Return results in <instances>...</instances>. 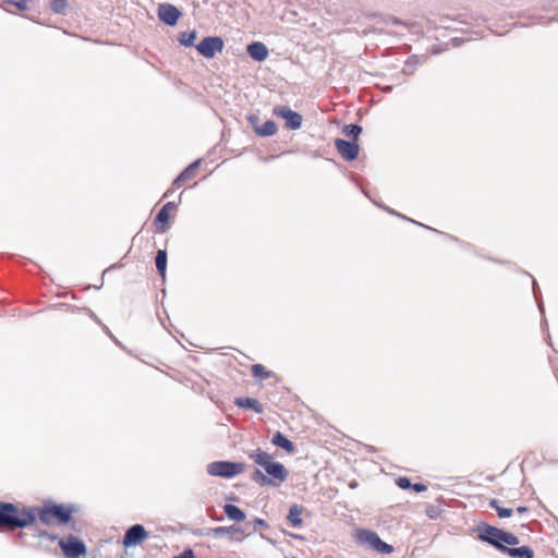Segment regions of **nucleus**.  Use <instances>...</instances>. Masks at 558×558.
Returning a JSON list of instances; mask_svg holds the SVG:
<instances>
[{"label":"nucleus","instance_id":"nucleus-7","mask_svg":"<svg viewBox=\"0 0 558 558\" xmlns=\"http://www.w3.org/2000/svg\"><path fill=\"white\" fill-rule=\"evenodd\" d=\"M478 531V538L481 541L489 543L499 551L504 553V548L507 547L506 545L502 544L504 530L486 524L484 526H481Z\"/></svg>","mask_w":558,"mask_h":558},{"label":"nucleus","instance_id":"nucleus-40","mask_svg":"<svg viewBox=\"0 0 558 558\" xmlns=\"http://www.w3.org/2000/svg\"><path fill=\"white\" fill-rule=\"evenodd\" d=\"M536 289H537V284H536V281H535V280H533V292H534V295H535V298H537V294H536V293H537V292H536Z\"/></svg>","mask_w":558,"mask_h":558},{"label":"nucleus","instance_id":"nucleus-32","mask_svg":"<svg viewBox=\"0 0 558 558\" xmlns=\"http://www.w3.org/2000/svg\"><path fill=\"white\" fill-rule=\"evenodd\" d=\"M519 537L515 536L514 534L510 533V532H506L504 531V534H502V544H507V545H518L519 544Z\"/></svg>","mask_w":558,"mask_h":558},{"label":"nucleus","instance_id":"nucleus-22","mask_svg":"<svg viewBox=\"0 0 558 558\" xmlns=\"http://www.w3.org/2000/svg\"><path fill=\"white\" fill-rule=\"evenodd\" d=\"M52 511H53L52 513H53L54 518H57L60 523L65 524L71 520L72 510L69 508H65L62 505H53Z\"/></svg>","mask_w":558,"mask_h":558},{"label":"nucleus","instance_id":"nucleus-5","mask_svg":"<svg viewBox=\"0 0 558 558\" xmlns=\"http://www.w3.org/2000/svg\"><path fill=\"white\" fill-rule=\"evenodd\" d=\"M386 25L388 27H396V29H389V33L398 36H404L407 33L416 35L424 33V26L422 22L418 21H401L397 17H389L386 20Z\"/></svg>","mask_w":558,"mask_h":558},{"label":"nucleus","instance_id":"nucleus-33","mask_svg":"<svg viewBox=\"0 0 558 558\" xmlns=\"http://www.w3.org/2000/svg\"><path fill=\"white\" fill-rule=\"evenodd\" d=\"M31 0H5V3L14 5L19 10H27Z\"/></svg>","mask_w":558,"mask_h":558},{"label":"nucleus","instance_id":"nucleus-37","mask_svg":"<svg viewBox=\"0 0 558 558\" xmlns=\"http://www.w3.org/2000/svg\"><path fill=\"white\" fill-rule=\"evenodd\" d=\"M175 558H195V555H194V551L191 548H187V549L183 550Z\"/></svg>","mask_w":558,"mask_h":558},{"label":"nucleus","instance_id":"nucleus-34","mask_svg":"<svg viewBox=\"0 0 558 558\" xmlns=\"http://www.w3.org/2000/svg\"><path fill=\"white\" fill-rule=\"evenodd\" d=\"M397 485L402 489L411 488L412 484L408 477H399L396 481Z\"/></svg>","mask_w":558,"mask_h":558},{"label":"nucleus","instance_id":"nucleus-1","mask_svg":"<svg viewBox=\"0 0 558 558\" xmlns=\"http://www.w3.org/2000/svg\"><path fill=\"white\" fill-rule=\"evenodd\" d=\"M52 507H17L0 501V529L15 530L32 526L38 518L44 524H51L54 518Z\"/></svg>","mask_w":558,"mask_h":558},{"label":"nucleus","instance_id":"nucleus-19","mask_svg":"<svg viewBox=\"0 0 558 558\" xmlns=\"http://www.w3.org/2000/svg\"><path fill=\"white\" fill-rule=\"evenodd\" d=\"M502 554H507L512 558H534V551L527 546L513 548L507 546L506 548H504Z\"/></svg>","mask_w":558,"mask_h":558},{"label":"nucleus","instance_id":"nucleus-3","mask_svg":"<svg viewBox=\"0 0 558 558\" xmlns=\"http://www.w3.org/2000/svg\"><path fill=\"white\" fill-rule=\"evenodd\" d=\"M248 458L265 470L266 474L270 476L269 478L276 483V486L287 480L288 471L283 464L272 461V457L267 452L256 449L248 454Z\"/></svg>","mask_w":558,"mask_h":558},{"label":"nucleus","instance_id":"nucleus-26","mask_svg":"<svg viewBox=\"0 0 558 558\" xmlns=\"http://www.w3.org/2000/svg\"><path fill=\"white\" fill-rule=\"evenodd\" d=\"M196 32L195 31H191V32H182L180 35H179V43L185 47H192L194 46V41L196 39Z\"/></svg>","mask_w":558,"mask_h":558},{"label":"nucleus","instance_id":"nucleus-9","mask_svg":"<svg viewBox=\"0 0 558 558\" xmlns=\"http://www.w3.org/2000/svg\"><path fill=\"white\" fill-rule=\"evenodd\" d=\"M225 47L223 40L218 36L205 37L197 46L196 49L203 57L210 59L214 58L216 52H221Z\"/></svg>","mask_w":558,"mask_h":558},{"label":"nucleus","instance_id":"nucleus-35","mask_svg":"<svg viewBox=\"0 0 558 558\" xmlns=\"http://www.w3.org/2000/svg\"><path fill=\"white\" fill-rule=\"evenodd\" d=\"M416 63H417L416 57L409 58V60L405 62V65L403 68V72L411 73L413 70H411L410 68L412 66V64H416Z\"/></svg>","mask_w":558,"mask_h":558},{"label":"nucleus","instance_id":"nucleus-4","mask_svg":"<svg viewBox=\"0 0 558 558\" xmlns=\"http://www.w3.org/2000/svg\"><path fill=\"white\" fill-rule=\"evenodd\" d=\"M356 541L361 545L376 551L379 554H391L393 551V547L380 539L376 532L371 530H359L356 532Z\"/></svg>","mask_w":558,"mask_h":558},{"label":"nucleus","instance_id":"nucleus-21","mask_svg":"<svg viewBox=\"0 0 558 558\" xmlns=\"http://www.w3.org/2000/svg\"><path fill=\"white\" fill-rule=\"evenodd\" d=\"M277 124L272 120H267L262 125L254 126V131L259 136H271L277 132Z\"/></svg>","mask_w":558,"mask_h":558},{"label":"nucleus","instance_id":"nucleus-11","mask_svg":"<svg viewBox=\"0 0 558 558\" xmlns=\"http://www.w3.org/2000/svg\"><path fill=\"white\" fill-rule=\"evenodd\" d=\"M148 537L147 531L141 524L132 525L124 534L123 545L131 547L138 545Z\"/></svg>","mask_w":558,"mask_h":558},{"label":"nucleus","instance_id":"nucleus-17","mask_svg":"<svg viewBox=\"0 0 558 558\" xmlns=\"http://www.w3.org/2000/svg\"><path fill=\"white\" fill-rule=\"evenodd\" d=\"M234 404L239 408H242V409H252L255 413H263L264 412V407L263 404L257 400V399H254V398H236L234 400Z\"/></svg>","mask_w":558,"mask_h":558},{"label":"nucleus","instance_id":"nucleus-18","mask_svg":"<svg viewBox=\"0 0 558 558\" xmlns=\"http://www.w3.org/2000/svg\"><path fill=\"white\" fill-rule=\"evenodd\" d=\"M302 513L303 507L300 505H292L289 509V513L287 515V520L292 527H301L302 526Z\"/></svg>","mask_w":558,"mask_h":558},{"label":"nucleus","instance_id":"nucleus-31","mask_svg":"<svg viewBox=\"0 0 558 558\" xmlns=\"http://www.w3.org/2000/svg\"><path fill=\"white\" fill-rule=\"evenodd\" d=\"M68 5V1L66 0H52L51 1V10L54 12V13H63L65 8Z\"/></svg>","mask_w":558,"mask_h":558},{"label":"nucleus","instance_id":"nucleus-2","mask_svg":"<svg viewBox=\"0 0 558 558\" xmlns=\"http://www.w3.org/2000/svg\"><path fill=\"white\" fill-rule=\"evenodd\" d=\"M480 20H482V22H486V19H484V17L471 16V21H463V20L457 21L454 19H450L449 16H441V17H439L438 22L437 21L433 22V24H434L433 27L434 28H445V29L452 28L454 31H460L462 33L469 34L470 36L466 38L454 37L451 39L453 43V46H459L460 44H462L464 41L483 38L487 32L494 33V31L488 27L482 28L478 23Z\"/></svg>","mask_w":558,"mask_h":558},{"label":"nucleus","instance_id":"nucleus-39","mask_svg":"<svg viewBox=\"0 0 558 558\" xmlns=\"http://www.w3.org/2000/svg\"><path fill=\"white\" fill-rule=\"evenodd\" d=\"M526 511H527L526 507L520 506V507L517 508V512L518 513H525Z\"/></svg>","mask_w":558,"mask_h":558},{"label":"nucleus","instance_id":"nucleus-13","mask_svg":"<svg viewBox=\"0 0 558 558\" xmlns=\"http://www.w3.org/2000/svg\"><path fill=\"white\" fill-rule=\"evenodd\" d=\"M209 534L215 537L219 536H228L230 541L241 542L244 538V530L242 527L231 525V526H217L210 529Z\"/></svg>","mask_w":558,"mask_h":558},{"label":"nucleus","instance_id":"nucleus-38","mask_svg":"<svg viewBox=\"0 0 558 558\" xmlns=\"http://www.w3.org/2000/svg\"><path fill=\"white\" fill-rule=\"evenodd\" d=\"M411 488H413L417 493L425 492L427 489L426 485L422 483H415L411 486Z\"/></svg>","mask_w":558,"mask_h":558},{"label":"nucleus","instance_id":"nucleus-23","mask_svg":"<svg viewBox=\"0 0 558 558\" xmlns=\"http://www.w3.org/2000/svg\"><path fill=\"white\" fill-rule=\"evenodd\" d=\"M225 514L235 522H242L245 519V513L236 506L233 505H225L223 507Z\"/></svg>","mask_w":558,"mask_h":558},{"label":"nucleus","instance_id":"nucleus-14","mask_svg":"<svg viewBox=\"0 0 558 558\" xmlns=\"http://www.w3.org/2000/svg\"><path fill=\"white\" fill-rule=\"evenodd\" d=\"M181 15V12L172 4H160L158 9V16L159 19L166 23L167 25H174L177 24L179 17Z\"/></svg>","mask_w":558,"mask_h":558},{"label":"nucleus","instance_id":"nucleus-8","mask_svg":"<svg viewBox=\"0 0 558 558\" xmlns=\"http://www.w3.org/2000/svg\"><path fill=\"white\" fill-rule=\"evenodd\" d=\"M59 546L66 558H78L86 553L85 544L73 535L60 539Z\"/></svg>","mask_w":558,"mask_h":558},{"label":"nucleus","instance_id":"nucleus-24","mask_svg":"<svg viewBox=\"0 0 558 558\" xmlns=\"http://www.w3.org/2000/svg\"><path fill=\"white\" fill-rule=\"evenodd\" d=\"M177 205L173 202H169L159 210V213L156 216L155 223H162L166 225L169 219V209H175ZM159 230H163L162 227L157 226Z\"/></svg>","mask_w":558,"mask_h":558},{"label":"nucleus","instance_id":"nucleus-16","mask_svg":"<svg viewBox=\"0 0 558 558\" xmlns=\"http://www.w3.org/2000/svg\"><path fill=\"white\" fill-rule=\"evenodd\" d=\"M247 53L256 61H264L268 57V49L263 43L255 41L247 46Z\"/></svg>","mask_w":558,"mask_h":558},{"label":"nucleus","instance_id":"nucleus-28","mask_svg":"<svg viewBox=\"0 0 558 558\" xmlns=\"http://www.w3.org/2000/svg\"><path fill=\"white\" fill-rule=\"evenodd\" d=\"M252 480L260 485H274L276 486V483L267 477L259 469H255V471L252 474Z\"/></svg>","mask_w":558,"mask_h":558},{"label":"nucleus","instance_id":"nucleus-20","mask_svg":"<svg viewBox=\"0 0 558 558\" xmlns=\"http://www.w3.org/2000/svg\"><path fill=\"white\" fill-rule=\"evenodd\" d=\"M272 445L282 448L289 453L294 452V445L291 440H289L282 433L277 432L271 439Z\"/></svg>","mask_w":558,"mask_h":558},{"label":"nucleus","instance_id":"nucleus-42","mask_svg":"<svg viewBox=\"0 0 558 558\" xmlns=\"http://www.w3.org/2000/svg\"><path fill=\"white\" fill-rule=\"evenodd\" d=\"M23 535H24V533H23V532H20V533L17 534V536H19L20 538H22V537H23Z\"/></svg>","mask_w":558,"mask_h":558},{"label":"nucleus","instance_id":"nucleus-41","mask_svg":"<svg viewBox=\"0 0 558 558\" xmlns=\"http://www.w3.org/2000/svg\"><path fill=\"white\" fill-rule=\"evenodd\" d=\"M47 535H48L47 532H39L38 533V536H47Z\"/></svg>","mask_w":558,"mask_h":558},{"label":"nucleus","instance_id":"nucleus-15","mask_svg":"<svg viewBox=\"0 0 558 558\" xmlns=\"http://www.w3.org/2000/svg\"><path fill=\"white\" fill-rule=\"evenodd\" d=\"M199 163H201V160H196L194 162H192L190 166H187L178 177L177 179L173 181V185L179 187L181 186L184 182L186 181H190L192 180L195 174H196V171L199 167Z\"/></svg>","mask_w":558,"mask_h":558},{"label":"nucleus","instance_id":"nucleus-30","mask_svg":"<svg viewBox=\"0 0 558 558\" xmlns=\"http://www.w3.org/2000/svg\"><path fill=\"white\" fill-rule=\"evenodd\" d=\"M252 374L254 377L266 379L271 376V372L267 371L262 364H254L252 366Z\"/></svg>","mask_w":558,"mask_h":558},{"label":"nucleus","instance_id":"nucleus-27","mask_svg":"<svg viewBox=\"0 0 558 558\" xmlns=\"http://www.w3.org/2000/svg\"><path fill=\"white\" fill-rule=\"evenodd\" d=\"M343 134L348 137H351L352 141L356 142L359 135L362 132V128L357 124H347L342 130Z\"/></svg>","mask_w":558,"mask_h":558},{"label":"nucleus","instance_id":"nucleus-25","mask_svg":"<svg viewBox=\"0 0 558 558\" xmlns=\"http://www.w3.org/2000/svg\"><path fill=\"white\" fill-rule=\"evenodd\" d=\"M155 263L159 275L161 277H165L167 268V252L165 250H159L157 252Z\"/></svg>","mask_w":558,"mask_h":558},{"label":"nucleus","instance_id":"nucleus-36","mask_svg":"<svg viewBox=\"0 0 558 558\" xmlns=\"http://www.w3.org/2000/svg\"><path fill=\"white\" fill-rule=\"evenodd\" d=\"M253 524H254V531H257L260 527H268L267 522L260 518L254 519Z\"/></svg>","mask_w":558,"mask_h":558},{"label":"nucleus","instance_id":"nucleus-12","mask_svg":"<svg viewBox=\"0 0 558 558\" xmlns=\"http://www.w3.org/2000/svg\"><path fill=\"white\" fill-rule=\"evenodd\" d=\"M335 146L340 156L348 161L354 160L359 155V145L356 142L345 141L341 138H337L335 141Z\"/></svg>","mask_w":558,"mask_h":558},{"label":"nucleus","instance_id":"nucleus-29","mask_svg":"<svg viewBox=\"0 0 558 558\" xmlns=\"http://www.w3.org/2000/svg\"><path fill=\"white\" fill-rule=\"evenodd\" d=\"M489 507L495 509L497 511L498 517L501 519L509 518L512 514V509L500 507L499 501L497 499H492L489 501Z\"/></svg>","mask_w":558,"mask_h":558},{"label":"nucleus","instance_id":"nucleus-6","mask_svg":"<svg viewBox=\"0 0 558 558\" xmlns=\"http://www.w3.org/2000/svg\"><path fill=\"white\" fill-rule=\"evenodd\" d=\"M244 470L242 463L230 462V461H216L211 462L207 466V472L213 476H220L231 478Z\"/></svg>","mask_w":558,"mask_h":558},{"label":"nucleus","instance_id":"nucleus-10","mask_svg":"<svg viewBox=\"0 0 558 558\" xmlns=\"http://www.w3.org/2000/svg\"><path fill=\"white\" fill-rule=\"evenodd\" d=\"M274 114L284 119L286 128L290 130H298L302 125L303 118L296 111H293L289 107L281 106L274 108Z\"/></svg>","mask_w":558,"mask_h":558}]
</instances>
